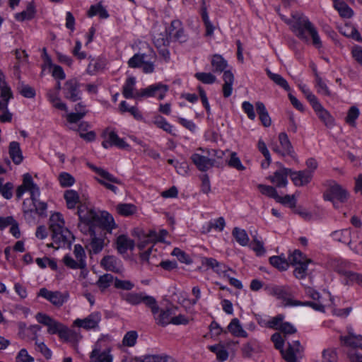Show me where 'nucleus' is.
<instances>
[{"label": "nucleus", "instance_id": "1", "mask_svg": "<svg viewBox=\"0 0 362 362\" xmlns=\"http://www.w3.org/2000/svg\"><path fill=\"white\" fill-rule=\"evenodd\" d=\"M276 11L284 22L291 26L292 31L300 40L305 42H309L310 38L308 35V34H309L313 46L317 49L322 47V43L317 28L307 16L301 13L296 12L292 14V20H291L280 13L279 7L276 8Z\"/></svg>", "mask_w": 362, "mask_h": 362}, {"label": "nucleus", "instance_id": "2", "mask_svg": "<svg viewBox=\"0 0 362 362\" xmlns=\"http://www.w3.org/2000/svg\"><path fill=\"white\" fill-rule=\"evenodd\" d=\"M77 214L80 222L96 226L101 230H106L108 233H111L112 229L117 228L114 218L105 211L97 212L93 209L81 206L78 209Z\"/></svg>", "mask_w": 362, "mask_h": 362}, {"label": "nucleus", "instance_id": "3", "mask_svg": "<svg viewBox=\"0 0 362 362\" xmlns=\"http://www.w3.org/2000/svg\"><path fill=\"white\" fill-rule=\"evenodd\" d=\"M64 220L60 213L52 214L49 218V229L52 231V238L55 244L56 248L69 246L74 239L71 231L64 227Z\"/></svg>", "mask_w": 362, "mask_h": 362}, {"label": "nucleus", "instance_id": "4", "mask_svg": "<svg viewBox=\"0 0 362 362\" xmlns=\"http://www.w3.org/2000/svg\"><path fill=\"white\" fill-rule=\"evenodd\" d=\"M272 291L274 296L284 300L285 306H309L317 311H325V306L320 303L300 301L293 299L291 290L287 286H276Z\"/></svg>", "mask_w": 362, "mask_h": 362}, {"label": "nucleus", "instance_id": "5", "mask_svg": "<svg viewBox=\"0 0 362 362\" xmlns=\"http://www.w3.org/2000/svg\"><path fill=\"white\" fill-rule=\"evenodd\" d=\"M36 320L47 327V332L50 334H58L59 338L69 340L71 337L70 330L63 324L42 313H38L35 315Z\"/></svg>", "mask_w": 362, "mask_h": 362}, {"label": "nucleus", "instance_id": "6", "mask_svg": "<svg viewBox=\"0 0 362 362\" xmlns=\"http://www.w3.org/2000/svg\"><path fill=\"white\" fill-rule=\"evenodd\" d=\"M325 185L327 187V189L324 193V199L332 202L335 208H337L338 206L334 200L341 203H344L348 200L349 197L348 191L334 180H327Z\"/></svg>", "mask_w": 362, "mask_h": 362}, {"label": "nucleus", "instance_id": "7", "mask_svg": "<svg viewBox=\"0 0 362 362\" xmlns=\"http://www.w3.org/2000/svg\"><path fill=\"white\" fill-rule=\"evenodd\" d=\"M279 145L272 143L271 149L281 157L290 156L293 160H297V156L286 133L281 132L278 136Z\"/></svg>", "mask_w": 362, "mask_h": 362}, {"label": "nucleus", "instance_id": "8", "mask_svg": "<svg viewBox=\"0 0 362 362\" xmlns=\"http://www.w3.org/2000/svg\"><path fill=\"white\" fill-rule=\"evenodd\" d=\"M351 264L339 260L337 262L334 266L335 271L339 274L344 278V284L346 285L357 283L359 284L360 281H362V274L351 272L349 270Z\"/></svg>", "mask_w": 362, "mask_h": 362}, {"label": "nucleus", "instance_id": "9", "mask_svg": "<svg viewBox=\"0 0 362 362\" xmlns=\"http://www.w3.org/2000/svg\"><path fill=\"white\" fill-rule=\"evenodd\" d=\"M37 297H42L57 308L62 307L69 299L68 292L59 291H49L46 288H42L37 293Z\"/></svg>", "mask_w": 362, "mask_h": 362}, {"label": "nucleus", "instance_id": "10", "mask_svg": "<svg viewBox=\"0 0 362 362\" xmlns=\"http://www.w3.org/2000/svg\"><path fill=\"white\" fill-rule=\"evenodd\" d=\"M103 137L104 139L102 146L105 148L115 146L120 149H127L129 147V145L123 139L119 138L115 132L109 131L108 129L103 132Z\"/></svg>", "mask_w": 362, "mask_h": 362}, {"label": "nucleus", "instance_id": "11", "mask_svg": "<svg viewBox=\"0 0 362 362\" xmlns=\"http://www.w3.org/2000/svg\"><path fill=\"white\" fill-rule=\"evenodd\" d=\"M40 195L33 198L32 197L30 200L25 199L23 202V209L24 214L35 212L40 216H46L47 205L45 202L39 199Z\"/></svg>", "mask_w": 362, "mask_h": 362}, {"label": "nucleus", "instance_id": "12", "mask_svg": "<svg viewBox=\"0 0 362 362\" xmlns=\"http://www.w3.org/2000/svg\"><path fill=\"white\" fill-rule=\"evenodd\" d=\"M80 87L81 84L76 78L66 81L63 87L64 98L71 102L80 100L82 95Z\"/></svg>", "mask_w": 362, "mask_h": 362}, {"label": "nucleus", "instance_id": "13", "mask_svg": "<svg viewBox=\"0 0 362 362\" xmlns=\"http://www.w3.org/2000/svg\"><path fill=\"white\" fill-rule=\"evenodd\" d=\"M25 191H28L30 194V198L40 195V188L33 182L32 176L29 173L23 175V184L18 187L16 189V197L20 199Z\"/></svg>", "mask_w": 362, "mask_h": 362}, {"label": "nucleus", "instance_id": "14", "mask_svg": "<svg viewBox=\"0 0 362 362\" xmlns=\"http://www.w3.org/2000/svg\"><path fill=\"white\" fill-rule=\"evenodd\" d=\"M168 90V86L161 83H154L139 90L140 98L156 97L163 100Z\"/></svg>", "mask_w": 362, "mask_h": 362}, {"label": "nucleus", "instance_id": "15", "mask_svg": "<svg viewBox=\"0 0 362 362\" xmlns=\"http://www.w3.org/2000/svg\"><path fill=\"white\" fill-rule=\"evenodd\" d=\"M285 170L288 172L291 180L296 187L307 185L313 179L312 173L308 170L293 171L291 168H285Z\"/></svg>", "mask_w": 362, "mask_h": 362}, {"label": "nucleus", "instance_id": "16", "mask_svg": "<svg viewBox=\"0 0 362 362\" xmlns=\"http://www.w3.org/2000/svg\"><path fill=\"white\" fill-rule=\"evenodd\" d=\"M100 320V313L99 312H93L84 319H76L74 324L78 327L88 330L98 327Z\"/></svg>", "mask_w": 362, "mask_h": 362}, {"label": "nucleus", "instance_id": "17", "mask_svg": "<svg viewBox=\"0 0 362 362\" xmlns=\"http://www.w3.org/2000/svg\"><path fill=\"white\" fill-rule=\"evenodd\" d=\"M303 351V347L300 345L298 340L288 343V348L285 351H282L283 358L287 362H297V357L300 356Z\"/></svg>", "mask_w": 362, "mask_h": 362}, {"label": "nucleus", "instance_id": "18", "mask_svg": "<svg viewBox=\"0 0 362 362\" xmlns=\"http://www.w3.org/2000/svg\"><path fill=\"white\" fill-rule=\"evenodd\" d=\"M101 266L107 271H110L115 273H122L123 267L122 262L115 256L107 255L105 256L100 261Z\"/></svg>", "mask_w": 362, "mask_h": 362}, {"label": "nucleus", "instance_id": "19", "mask_svg": "<svg viewBox=\"0 0 362 362\" xmlns=\"http://www.w3.org/2000/svg\"><path fill=\"white\" fill-rule=\"evenodd\" d=\"M191 160L197 169L202 172L207 171L214 165V159H211L207 156L201 155L198 153H193L191 156Z\"/></svg>", "mask_w": 362, "mask_h": 362}, {"label": "nucleus", "instance_id": "20", "mask_svg": "<svg viewBox=\"0 0 362 362\" xmlns=\"http://www.w3.org/2000/svg\"><path fill=\"white\" fill-rule=\"evenodd\" d=\"M103 234H100L98 235L97 232H92L90 238V251L93 252L94 254H98L103 249L104 246L107 245L109 243V240L107 241V243H105V235L108 232L106 230H103Z\"/></svg>", "mask_w": 362, "mask_h": 362}, {"label": "nucleus", "instance_id": "21", "mask_svg": "<svg viewBox=\"0 0 362 362\" xmlns=\"http://www.w3.org/2000/svg\"><path fill=\"white\" fill-rule=\"evenodd\" d=\"M135 84L136 78L134 76L127 78L122 88V94L125 98H140L139 90H136Z\"/></svg>", "mask_w": 362, "mask_h": 362}, {"label": "nucleus", "instance_id": "22", "mask_svg": "<svg viewBox=\"0 0 362 362\" xmlns=\"http://www.w3.org/2000/svg\"><path fill=\"white\" fill-rule=\"evenodd\" d=\"M112 360L110 348L101 351L95 347L90 354V362H112Z\"/></svg>", "mask_w": 362, "mask_h": 362}, {"label": "nucleus", "instance_id": "23", "mask_svg": "<svg viewBox=\"0 0 362 362\" xmlns=\"http://www.w3.org/2000/svg\"><path fill=\"white\" fill-rule=\"evenodd\" d=\"M116 248L119 253L124 254L128 250L134 248V242L125 235H120L116 240Z\"/></svg>", "mask_w": 362, "mask_h": 362}, {"label": "nucleus", "instance_id": "24", "mask_svg": "<svg viewBox=\"0 0 362 362\" xmlns=\"http://www.w3.org/2000/svg\"><path fill=\"white\" fill-rule=\"evenodd\" d=\"M176 307L168 308L165 310H161L158 315L156 317L157 323L163 327L172 323L173 315H175Z\"/></svg>", "mask_w": 362, "mask_h": 362}, {"label": "nucleus", "instance_id": "25", "mask_svg": "<svg viewBox=\"0 0 362 362\" xmlns=\"http://www.w3.org/2000/svg\"><path fill=\"white\" fill-rule=\"evenodd\" d=\"M8 153L12 161L16 165H20L23 162V156L18 142H10L8 146Z\"/></svg>", "mask_w": 362, "mask_h": 362}, {"label": "nucleus", "instance_id": "26", "mask_svg": "<svg viewBox=\"0 0 362 362\" xmlns=\"http://www.w3.org/2000/svg\"><path fill=\"white\" fill-rule=\"evenodd\" d=\"M255 110L262 124L265 127H270L272 124V119L264 104L262 102L256 103Z\"/></svg>", "mask_w": 362, "mask_h": 362}, {"label": "nucleus", "instance_id": "27", "mask_svg": "<svg viewBox=\"0 0 362 362\" xmlns=\"http://www.w3.org/2000/svg\"><path fill=\"white\" fill-rule=\"evenodd\" d=\"M285 168H281L276 171L273 176L269 177L270 181L277 187H284L288 183L287 177L289 176V173L285 170Z\"/></svg>", "mask_w": 362, "mask_h": 362}, {"label": "nucleus", "instance_id": "28", "mask_svg": "<svg viewBox=\"0 0 362 362\" xmlns=\"http://www.w3.org/2000/svg\"><path fill=\"white\" fill-rule=\"evenodd\" d=\"M250 250H252L258 257H264L267 253L264 241L262 238L256 235H253L252 240L250 241Z\"/></svg>", "mask_w": 362, "mask_h": 362}, {"label": "nucleus", "instance_id": "29", "mask_svg": "<svg viewBox=\"0 0 362 362\" xmlns=\"http://www.w3.org/2000/svg\"><path fill=\"white\" fill-rule=\"evenodd\" d=\"M36 13V9L33 1L28 2L26 9L22 12L15 14V19L17 21H30L34 18Z\"/></svg>", "mask_w": 362, "mask_h": 362}, {"label": "nucleus", "instance_id": "30", "mask_svg": "<svg viewBox=\"0 0 362 362\" xmlns=\"http://www.w3.org/2000/svg\"><path fill=\"white\" fill-rule=\"evenodd\" d=\"M228 332L236 337H247V333L243 329L240 320L233 318L227 327Z\"/></svg>", "mask_w": 362, "mask_h": 362}, {"label": "nucleus", "instance_id": "31", "mask_svg": "<svg viewBox=\"0 0 362 362\" xmlns=\"http://www.w3.org/2000/svg\"><path fill=\"white\" fill-rule=\"evenodd\" d=\"M332 238L340 243L347 244L349 246L351 244V228H345L339 230H335L332 233Z\"/></svg>", "mask_w": 362, "mask_h": 362}, {"label": "nucleus", "instance_id": "32", "mask_svg": "<svg viewBox=\"0 0 362 362\" xmlns=\"http://www.w3.org/2000/svg\"><path fill=\"white\" fill-rule=\"evenodd\" d=\"M18 81L16 84L17 91L23 97L27 98H33L35 96V90L30 86L25 84L21 80V76H18Z\"/></svg>", "mask_w": 362, "mask_h": 362}, {"label": "nucleus", "instance_id": "33", "mask_svg": "<svg viewBox=\"0 0 362 362\" xmlns=\"http://www.w3.org/2000/svg\"><path fill=\"white\" fill-rule=\"evenodd\" d=\"M224 83L223 85V94L225 98H228L232 94L234 76L231 71H226L223 75Z\"/></svg>", "mask_w": 362, "mask_h": 362}, {"label": "nucleus", "instance_id": "34", "mask_svg": "<svg viewBox=\"0 0 362 362\" xmlns=\"http://www.w3.org/2000/svg\"><path fill=\"white\" fill-rule=\"evenodd\" d=\"M319 119L328 127L334 125V118L329 112L325 110L322 105L319 107L314 110Z\"/></svg>", "mask_w": 362, "mask_h": 362}, {"label": "nucleus", "instance_id": "35", "mask_svg": "<svg viewBox=\"0 0 362 362\" xmlns=\"http://www.w3.org/2000/svg\"><path fill=\"white\" fill-rule=\"evenodd\" d=\"M96 15H98L103 19H106L110 16L107 11L102 5L101 2L92 5L88 11V16L90 18Z\"/></svg>", "mask_w": 362, "mask_h": 362}, {"label": "nucleus", "instance_id": "36", "mask_svg": "<svg viewBox=\"0 0 362 362\" xmlns=\"http://www.w3.org/2000/svg\"><path fill=\"white\" fill-rule=\"evenodd\" d=\"M340 340L343 345L353 348L351 350H356V348L362 350V335L361 334L352 338L340 337Z\"/></svg>", "mask_w": 362, "mask_h": 362}, {"label": "nucleus", "instance_id": "37", "mask_svg": "<svg viewBox=\"0 0 362 362\" xmlns=\"http://www.w3.org/2000/svg\"><path fill=\"white\" fill-rule=\"evenodd\" d=\"M288 264L296 265L303 262H312L310 259L307 258L304 255L298 250H294L288 257Z\"/></svg>", "mask_w": 362, "mask_h": 362}, {"label": "nucleus", "instance_id": "38", "mask_svg": "<svg viewBox=\"0 0 362 362\" xmlns=\"http://www.w3.org/2000/svg\"><path fill=\"white\" fill-rule=\"evenodd\" d=\"M334 8L343 18H350L354 15L353 10L344 1L335 0Z\"/></svg>", "mask_w": 362, "mask_h": 362}, {"label": "nucleus", "instance_id": "39", "mask_svg": "<svg viewBox=\"0 0 362 362\" xmlns=\"http://www.w3.org/2000/svg\"><path fill=\"white\" fill-rule=\"evenodd\" d=\"M144 295V293H122L120 296L122 300L128 303L136 305L142 302Z\"/></svg>", "mask_w": 362, "mask_h": 362}, {"label": "nucleus", "instance_id": "40", "mask_svg": "<svg viewBox=\"0 0 362 362\" xmlns=\"http://www.w3.org/2000/svg\"><path fill=\"white\" fill-rule=\"evenodd\" d=\"M266 72L268 77L276 85H278L285 90L288 91L290 90V86L287 81L281 75L272 72L269 69H266Z\"/></svg>", "mask_w": 362, "mask_h": 362}, {"label": "nucleus", "instance_id": "41", "mask_svg": "<svg viewBox=\"0 0 362 362\" xmlns=\"http://www.w3.org/2000/svg\"><path fill=\"white\" fill-rule=\"evenodd\" d=\"M0 107L1 109H6V106H8L9 100L13 98V93L8 84L0 86Z\"/></svg>", "mask_w": 362, "mask_h": 362}, {"label": "nucleus", "instance_id": "42", "mask_svg": "<svg viewBox=\"0 0 362 362\" xmlns=\"http://www.w3.org/2000/svg\"><path fill=\"white\" fill-rule=\"evenodd\" d=\"M139 362H176V361L168 356L145 355L139 357Z\"/></svg>", "mask_w": 362, "mask_h": 362}, {"label": "nucleus", "instance_id": "43", "mask_svg": "<svg viewBox=\"0 0 362 362\" xmlns=\"http://www.w3.org/2000/svg\"><path fill=\"white\" fill-rule=\"evenodd\" d=\"M232 235L240 245L246 246L248 244L249 238L247 232L238 227H235L233 230Z\"/></svg>", "mask_w": 362, "mask_h": 362}, {"label": "nucleus", "instance_id": "44", "mask_svg": "<svg viewBox=\"0 0 362 362\" xmlns=\"http://www.w3.org/2000/svg\"><path fill=\"white\" fill-rule=\"evenodd\" d=\"M64 197L66 200V205L69 209L75 208L76 205L79 202V197L78 193L72 189L66 190L64 192Z\"/></svg>", "mask_w": 362, "mask_h": 362}, {"label": "nucleus", "instance_id": "45", "mask_svg": "<svg viewBox=\"0 0 362 362\" xmlns=\"http://www.w3.org/2000/svg\"><path fill=\"white\" fill-rule=\"evenodd\" d=\"M270 264L280 271H286L288 268V262L284 257L272 256L269 258Z\"/></svg>", "mask_w": 362, "mask_h": 362}, {"label": "nucleus", "instance_id": "46", "mask_svg": "<svg viewBox=\"0 0 362 362\" xmlns=\"http://www.w3.org/2000/svg\"><path fill=\"white\" fill-rule=\"evenodd\" d=\"M115 278L110 274H105L100 276L96 282V285L101 291H104L115 282Z\"/></svg>", "mask_w": 362, "mask_h": 362}, {"label": "nucleus", "instance_id": "47", "mask_svg": "<svg viewBox=\"0 0 362 362\" xmlns=\"http://www.w3.org/2000/svg\"><path fill=\"white\" fill-rule=\"evenodd\" d=\"M119 215L129 216L136 212V206L132 204H119L116 207Z\"/></svg>", "mask_w": 362, "mask_h": 362}, {"label": "nucleus", "instance_id": "48", "mask_svg": "<svg viewBox=\"0 0 362 362\" xmlns=\"http://www.w3.org/2000/svg\"><path fill=\"white\" fill-rule=\"evenodd\" d=\"M89 166L103 179L110 181L112 183L121 184V181L117 177H115L114 175L110 174L109 172L102 168L95 167L93 165H90Z\"/></svg>", "mask_w": 362, "mask_h": 362}, {"label": "nucleus", "instance_id": "49", "mask_svg": "<svg viewBox=\"0 0 362 362\" xmlns=\"http://www.w3.org/2000/svg\"><path fill=\"white\" fill-rule=\"evenodd\" d=\"M169 38L168 30H165L164 33H160L153 36V42L157 48L167 47L170 44Z\"/></svg>", "mask_w": 362, "mask_h": 362}, {"label": "nucleus", "instance_id": "50", "mask_svg": "<svg viewBox=\"0 0 362 362\" xmlns=\"http://www.w3.org/2000/svg\"><path fill=\"white\" fill-rule=\"evenodd\" d=\"M73 252L76 259L79 262V264H81L83 269H86V255L83 247L79 244L75 245Z\"/></svg>", "mask_w": 362, "mask_h": 362}, {"label": "nucleus", "instance_id": "51", "mask_svg": "<svg viewBox=\"0 0 362 362\" xmlns=\"http://www.w3.org/2000/svg\"><path fill=\"white\" fill-rule=\"evenodd\" d=\"M213 71L215 72H222L227 66L226 61L221 56L216 54L211 60Z\"/></svg>", "mask_w": 362, "mask_h": 362}, {"label": "nucleus", "instance_id": "52", "mask_svg": "<svg viewBox=\"0 0 362 362\" xmlns=\"http://www.w3.org/2000/svg\"><path fill=\"white\" fill-rule=\"evenodd\" d=\"M284 315L279 314L268 320V321H264V325H267V327L279 331L281 325L284 322Z\"/></svg>", "mask_w": 362, "mask_h": 362}, {"label": "nucleus", "instance_id": "53", "mask_svg": "<svg viewBox=\"0 0 362 362\" xmlns=\"http://www.w3.org/2000/svg\"><path fill=\"white\" fill-rule=\"evenodd\" d=\"M202 265L206 267L207 268L212 269L214 272L217 273L223 272V269H221L222 265L215 259L211 257H204L202 259Z\"/></svg>", "mask_w": 362, "mask_h": 362}, {"label": "nucleus", "instance_id": "54", "mask_svg": "<svg viewBox=\"0 0 362 362\" xmlns=\"http://www.w3.org/2000/svg\"><path fill=\"white\" fill-rule=\"evenodd\" d=\"M105 63L100 59H91L88 66L86 71L90 75L95 74L97 71L103 69Z\"/></svg>", "mask_w": 362, "mask_h": 362}, {"label": "nucleus", "instance_id": "55", "mask_svg": "<svg viewBox=\"0 0 362 362\" xmlns=\"http://www.w3.org/2000/svg\"><path fill=\"white\" fill-rule=\"evenodd\" d=\"M153 123L157 127L162 129L165 132L172 134L173 126L162 116L158 115L154 117Z\"/></svg>", "mask_w": 362, "mask_h": 362}, {"label": "nucleus", "instance_id": "56", "mask_svg": "<svg viewBox=\"0 0 362 362\" xmlns=\"http://www.w3.org/2000/svg\"><path fill=\"white\" fill-rule=\"evenodd\" d=\"M147 55L146 54H135L128 61V65L131 68L140 67L146 60Z\"/></svg>", "mask_w": 362, "mask_h": 362}, {"label": "nucleus", "instance_id": "57", "mask_svg": "<svg viewBox=\"0 0 362 362\" xmlns=\"http://www.w3.org/2000/svg\"><path fill=\"white\" fill-rule=\"evenodd\" d=\"M229 154L230 158L227 160L228 165L238 170H243L245 168L242 165L240 158L237 156L236 153L227 151Z\"/></svg>", "mask_w": 362, "mask_h": 362}, {"label": "nucleus", "instance_id": "58", "mask_svg": "<svg viewBox=\"0 0 362 362\" xmlns=\"http://www.w3.org/2000/svg\"><path fill=\"white\" fill-rule=\"evenodd\" d=\"M48 98L49 102L55 108L60 110H67L66 105L62 102L61 99L58 97L57 93H53L52 92L48 93Z\"/></svg>", "mask_w": 362, "mask_h": 362}, {"label": "nucleus", "instance_id": "59", "mask_svg": "<svg viewBox=\"0 0 362 362\" xmlns=\"http://www.w3.org/2000/svg\"><path fill=\"white\" fill-rule=\"evenodd\" d=\"M310 262H303L296 265V268L293 271L294 276L299 279H303L307 276L308 265Z\"/></svg>", "mask_w": 362, "mask_h": 362}, {"label": "nucleus", "instance_id": "60", "mask_svg": "<svg viewBox=\"0 0 362 362\" xmlns=\"http://www.w3.org/2000/svg\"><path fill=\"white\" fill-rule=\"evenodd\" d=\"M195 78L205 84H212L214 83L216 78L211 73L206 72H198L194 75Z\"/></svg>", "mask_w": 362, "mask_h": 362}, {"label": "nucleus", "instance_id": "61", "mask_svg": "<svg viewBox=\"0 0 362 362\" xmlns=\"http://www.w3.org/2000/svg\"><path fill=\"white\" fill-rule=\"evenodd\" d=\"M2 179H0V194L6 199H10L13 196V185L11 182H6L4 185L2 184Z\"/></svg>", "mask_w": 362, "mask_h": 362}, {"label": "nucleus", "instance_id": "62", "mask_svg": "<svg viewBox=\"0 0 362 362\" xmlns=\"http://www.w3.org/2000/svg\"><path fill=\"white\" fill-rule=\"evenodd\" d=\"M58 179L61 186L64 187H70L75 182L74 177L71 174L65 172L61 173Z\"/></svg>", "mask_w": 362, "mask_h": 362}, {"label": "nucleus", "instance_id": "63", "mask_svg": "<svg viewBox=\"0 0 362 362\" xmlns=\"http://www.w3.org/2000/svg\"><path fill=\"white\" fill-rule=\"evenodd\" d=\"M138 334L136 331H129L124 336L122 343L127 346H133L136 342Z\"/></svg>", "mask_w": 362, "mask_h": 362}, {"label": "nucleus", "instance_id": "64", "mask_svg": "<svg viewBox=\"0 0 362 362\" xmlns=\"http://www.w3.org/2000/svg\"><path fill=\"white\" fill-rule=\"evenodd\" d=\"M360 114L359 110L356 106H352L348 111L347 115L346 117V122L350 125L354 126L355 122L358 117Z\"/></svg>", "mask_w": 362, "mask_h": 362}]
</instances>
